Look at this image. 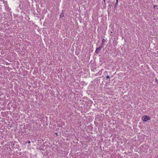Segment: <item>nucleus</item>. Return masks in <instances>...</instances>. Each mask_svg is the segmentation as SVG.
Instances as JSON below:
<instances>
[{"mask_svg": "<svg viewBox=\"0 0 158 158\" xmlns=\"http://www.w3.org/2000/svg\"><path fill=\"white\" fill-rule=\"evenodd\" d=\"M62 17L61 15H60V17Z\"/></svg>", "mask_w": 158, "mask_h": 158, "instance_id": "obj_9", "label": "nucleus"}, {"mask_svg": "<svg viewBox=\"0 0 158 158\" xmlns=\"http://www.w3.org/2000/svg\"><path fill=\"white\" fill-rule=\"evenodd\" d=\"M118 4V3H117L116 2L115 3V6H116Z\"/></svg>", "mask_w": 158, "mask_h": 158, "instance_id": "obj_7", "label": "nucleus"}, {"mask_svg": "<svg viewBox=\"0 0 158 158\" xmlns=\"http://www.w3.org/2000/svg\"><path fill=\"white\" fill-rule=\"evenodd\" d=\"M150 117L147 115H144L142 118V120L145 122H146L148 120H150Z\"/></svg>", "mask_w": 158, "mask_h": 158, "instance_id": "obj_1", "label": "nucleus"}, {"mask_svg": "<svg viewBox=\"0 0 158 158\" xmlns=\"http://www.w3.org/2000/svg\"><path fill=\"white\" fill-rule=\"evenodd\" d=\"M110 77L109 76H107L106 77V78L108 79Z\"/></svg>", "mask_w": 158, "mask_h": 158, "instance_id": "obj_3", "label": "nucleus"}, {"mask_svg": "<svg viewBox=\"0 0 158 158\" xmlns=\"http://www.w3.org/2000/svg\"><path fill=\"white\" fill-rule=\"evenodd\" d=\"M28 143H31V142L29 141L28 142Z\"/></svg>", "mask_w": 158, "mask_h": 158, "instance_id": "obj_6", "label": "nucleus"}, {"mask_svg": "<svg viewBox=\"0 0 158 158\" xmlns=\"http://www.w3.org/2000/svg\"><path fill=\"white\" fill-rule=\"evenodd\" d=\"M157 5H154L153 7H154V8H155V7H157Z\"/></svg>", "mask_w": 158, "mask_h": 158, "instance_id": "obj_4", "label": "nucleus"}, {"mask_svg": "<svg viewBox=\"0 0 158 158\" xmlns=\"http://www.w3.org/2000/svg\"><path fill=\"white\" fill-rule=\"evenodd\" d=\"M156 80H157V79H156Z\"/></svg>", "mask_w": 158, "mask_h": 158, "instance_id": "obj_11", "label": "nucleus"}, {"mask_svg": "<svg viewBox=\"0 0 158 158\" xmlns=\"http://www.w3.org/2000/svg\"><path fill=\"white\" fill-rule=\"evenodd\" d=\"M118 0H116V2L117 3H118Z\"/></svg>", "mask_w": 158, "mask_h": 158, "instance_id": "obj_5", "label": "nucleus"}, {"mask_svg": "<svg viewBox=\"0 0 158 158\" xmlns=\"http://www.w3.org/2000/svg\"><path fill=\"white\" fill-rule=\"evenodd\" d=\"M156 80H157V79H156Z\"/></svg>", "mask_w": 158, "mask_h": 158, "instance_id": "obj_10", "label": "nucleus"}, {"mask_svg": "<svg viewBox=\"0 0 158 158\" xmlns=\"http://www.w3.org/2000/svg\"><path fill=\"white\" fill-rule=\"evenodd\" d=\"M102 47V46L101 45L99 47L97 48L95 51V53L96 54H98V52L100 51V50L101 49V48Z\"/></svg>", "mask_w": 158, "mask_h": 158, "instance_id": "obj_2", "label": "nucleus"}, {"mask_svg": "<svg viewBox=\"0 0 158 158\" xmlns=\"http://www.w3.org/2000/svg\"><path fill=\"white\" fill-rule=\"evenodd\" d=\"M56 135L57 136V133H56Z\"/></svg>", "mask_w": 158, "mask_h": 158, "instance_id": "obj_8", "label": "nucleus"}]
</instances>
